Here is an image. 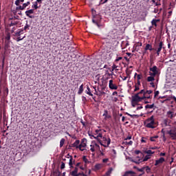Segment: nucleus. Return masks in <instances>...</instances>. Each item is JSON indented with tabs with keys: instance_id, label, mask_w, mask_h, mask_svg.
<instances>
[{
	"instance_id": "nucleus-1",
	"label": "nucleus",
	"mask_w": 176,
	"mask_h": 176,
	"mask_svg": "<svg viewBox=\"0 0 176 176\" xmlns=\"http://www.w3.org/2000/svg\"><path fill=\"white\" fill-rule=\"evenodd\" d=\"M144 126L147 129H156L157 122L155 120V117L152 116L144 122Z\"/></svg>"
},
{
	"instance_id": "nucleus-2",
	"label": "nucleus",
	"mask_w": 176,
	"mask_h": 176,
	"mask_svg": "<svg viewBox=\"0 0 176 176\" xmlns=\"http://www.w3.org/2000/svg\"><path fill=\"white\" fill-rule=\"evenodd\" d=\"M159 68H157V66H153L152 67H150V72H149V76L147 77V82H155V76L156 75H159Z\"/></svg>"
},
{
	"instance_id": "nucleus-3",
	"label": "nucleus",
	"mask_w": 176,
	"mask_h": 176,
	"mask_svg": "<svg viewBox=\"0 0 176 176\" xmlns=\"http://www.w3.org/2000/svg\"><path fill=\"white\" fill-rule=\"evenodd\" d=\"M141 101L145 102L144 89H142L140 92L132 96V102H141Z\"/></svg>"
},
{
	"instance_id": "nucleus-4",
	"label": "nucleus",
	"mask_w": 176,
	"mask_h": 176,
	"mask_svg": "<svg viewBox=\"0 0 176 176\" xmlns=\"http://www.w3.org/2000/svg\"><path fill=\"white\" fill-rule=\"evenodd\" d=\"M98 142L102 145V146L108 148L109 146V144H111V139L108 137L104 136L100 141H98Z\"/></svg>"
},
{
	"instance_id": "nucleus-5",
	"label": "nucleus",
	"mask_w": 176,
	"mask_h": 176,
	"mask_svg": "<svg viewBox=\"0 0 176 176\" xmlns=\"http://www.w3.org/2000/svg\"><path fill=\"white\" fill-rule=\"evenodd\" d=\"M89 151H91L94 155L96 152L100 151V145H98L96 141H92L89 146Z\"/></svg>"
},
{
	"instance_id": "nucleus-6",
	"label": "nucleus",
	"mask_w": 176,
	"mask_h": 176,
	"mask_svg": "<svg viewBox=\"0 0 176 176\" xmlns=\"http://www.w3.org/2000/svg\"><path fill=\"white\" fill-rule=\"evenodd\" d=\"M152 93H153L152 90L144 89V104H149L151 102L148 100H152Z\"/></svg>"
},
{
	"instance_id": "nucleus-7",
	"label": "nucleus",
	"mask_w": 176,
	"mask_h": 176,
	"mask_svg": "<svg viewBox=\"0 0 176 176\" xmlns=\"http://www.w3.org/2000/svg\"><path fill=\"white\" fill-rule=\"evenodd\" d=\"M86 148H87V139L83 138L81 140L78 149L83 152V151H86Z\"/></svg>"
},
{
	"instance_id": "nucleus-8",
	"label": "nucleus",
	"mask_w": 176,
	"mask_h": 176,
	"mask_svg": "<svg viewBox=\"0 0 176 176\" xmlns=\"http://www.w3.org/2000/svg\"><path fill=\"white\" fill-rule=\"evenodd\" d=\"M109 88L110 89V90H118V84H116V82H115V80H109Z\"/></svg>"
},
{
	"instance_id": "nucleus-9",
	"label": "nucleus",
	"mask_w": 176,
	"mask_h": 176,
	"mask_svg": "<svg viewBox=\"0 0 176 176\" xmlns=\"http://www.w3.org/2000/svg\"><path fill=\"white\" fill-rule=\"evenodd\" d=\"M30 4H31V2L28 1L26 3H23L22 6H19L16 7V10H24V9H25V8H27V6H28Z\"/></svg>"
},
{
	"instance_id": "nucleus-10",
	"label": "nucleus",
	"mask_w": 176,
	"mask_h": 176,
	"mask_svg": "<svg viewBox=\"0 0 176 176\" xmlns=\"http://www.w3.org/2000/svg\"><path fill=\"white\" fill-rule=\"evenodd\" d=\"M152 156H151V155H146L144 158L143 160H139V162H135V161H133L135 163H136V164H140V163H141V162H148V160H149V159H151Z\"/></svg>"
},
{
	"instance_id": "nucleus-11",
	"label": "nucleus",
	"mask_w": 176,
	"mask_h": 176,
	"mask_svg": "<svg viewBox=\"0 0 176 176\" xmlns=\"http://www.w3.org/2000/svg\"><path fill=\"white\" fill-rule=\"evenodd\" d=\"M162 49H163V42L160 41L158 47L157 48V56H160V52H162Z\"/></svg>"
},
{
	"instance_id": "nucleus-12",
	"label": "nucleus",
	"mask_w": 176,
	"mask_h": 176,
	"mask_svg": "<svg viewBox=\"0 0 176 176\" xmlns=\"http://www.w3.org/2000/svg\"><path fill=\"white\" fill-rule=\"evenodd\" d=\"M80 141L79 140H76L72 144V146L73 148H76V149H79Z\"/></svg>"
},
{
	"instance_id": "nucleus-13",
	"label": "nucleus",
	"mask_w": 176,
	"mask_h": 176,
	"mask_svg": "<svg viewBox=\"0 0 176 176\" xmlns=\"http://www.w3.org/2000/svg\"><path fill=\"white\" fill-rule=\"evenodd\" d=\"M145 109H153V111H155L156 109V106L155 105V103H153L152 104H146L145 106Z\"/></svg>"
},
{
	"instance_id": "nucleus-14",
	"label": "nucleus",
	"mask_w": 176,
	"mask_h": 176,
	"mask_svg": "<svg viewBox=\"0 0 176 176\" xmlns=\"http://www.w3.org/2000/svg\"><path fill=\"white\" fill-rule=\"evenodd\" d=\"M92 137H94L95 140H97L98 142L100 141L102 138H103L102 133H101V132H99L96 136L92 135Z\"/></svg>"
},
{
	"instance_id": "nucleus-15",
	"label": "nucleus",
	"mask_w": 176,
	"mask_h": 176,
	"mask_svg": "<svg viewBox=\"0 0 176 176\" xmlns=\"http://www.w3.org/2000/svg\"><path fill=\"white\" fill-rule=\"evenodd\" d=\"M168 133L172 138V140H176V132L173 131V130H170Z\"/></svg>"
},
{
	"instance_id": "nucleus-16",
	"label": "nucleus",
	"mask_w": 176,
	"mask_h": 176,
	"mask_svg": "<svg viewBox=\"0 0 176 176\" xmlns=\"http://www.w3.org/2000/svg\"><path fill=\"white\" fill-rule=\"evenodd\" d=\"M74 164H75V160H74V157H71L70 160H69V168H74Z\"/></svg>"
},
{
	"instance_id": "nucleus-17",
	"label": "nucleus",
	"mask_w": 176,
	"mask_h": 176,
	"mask_svg": "<svg viewBox=\"0 0 176 176\" xmlns=\"http://www.w3.org/2000/svg\"><path fill=\"white\" fill-rule=\"evenodd\" d=\"M126 76H120V78H121V79L122 80H126L127 79V78H130V74H131V72H129L128 70L126 71Z\"/></svg>"
},
{
	"instance_id": "nucleus-18",
	"label": "nucleus",
	"mask_w": 176,
	"mask_h": 176,
	"mask_svg": "<svg viewBox=\"0 0 176 176\" xmlns=\"http://www.w3.org/2000/svg\"><path fill=\"white\" fill-rule=\"evenodd\" d=\"M34 13V10H29L25 11V14L28 17H30V19H32V16L31 14H33Z\"/></svg>"
},
{
	"instance_id": "nucleus-19",
	"label": "nucleus",
	"mask_w": 176,
	"mask_h": 176,
	"mask_svg": "<svg viewBox=\"0 0 176 176\" xmlns=\"http://www.w3.org/2000/svg\"><path fill=\"white\" fill-rule=\"evenodd\" d=\"M102 116H104L105 120H107V119H111V115L108 113V110L104 111Z\"/></svg>"
},
{
	"instance_id": "nucleus-20",
	"label": "nucleus",
	"mask_w": 176,
	"mask_h": 176,
	"mask_svg": "<svg viewBox=\"0 0 176 176\" xmlns=\"http://www.w3.org/2000/svg\"><path fill=\"white\" fill-rule=\"evenodd\" d=\"M164 158L160 157L159 160H157L155 161V166H158V164H162V163H164Z\"/></svg>"
},
{
	"instance_id": "nucleus-21",
	"label": "nucleus",
	"mask_w": 176,
	"mask_h": 176,
	"mask_svg": "<svg viewBox=\"0 0 176 176\" xmlns=\"http://www.w3.org/2000/svg\"><path fill=\"white\" fill-rule=\"evenodd\" d=\"M70 174L72 176H78L79 175L78 174V168L76 167L74 170L70 173Z\"/></svg>"
},
{
	"instance_id": "nucleus-22",
	"label": "nucleus",
	"mask_w": 176,
	"mask_h": 176,
	"mask_svg": "<svg viewBox=\"0 0 176 176\" xmlns=\"http://www.w3.org/2000/svg\"><path fill=\"white\" fill-rule=\"evenodd\" d=\"M144 50H150V51H152L153 50V48L152 47V45L151 44H146V47L144 48Z\"/></svg>"
},
{
	"instance_id": "nucleus-23",
	"label": "nucleus",
	"mask_w": 176,
	"mask_h": 176,
	"mask_svg": "<svg viewBox=\"0 0 176 176\" xmlns=\"http://www.w3.org/2000/svg\"><path fill=\"white\" fill-rule=\"evenodd\" d=\"M167 116L168 118H170V119H173L175 115H174V112L173 111H168L167 112Z\"/></svg>"
},
{
	"instance_id": "nucleus-24",
	"label": "nucleus",
	"mask_w": 176,
	"mask_h": 176,
	"mask_svg": "<svg viewBox=\"0 0 176 176\" xmlns=\"http://www.w3.org/2000/svg\"><path fill=\"white\" fill-rule=\"evenodd\" d=\"M159 19H153L151 21L152 25H155V27H157V23H159Z\"/></svg>"
},
{
	"instance_id": "nucleus-25",
	"label": "nucleus",
	"mask_w": 176,
	"mask_h": 176,
	"mask_svg": "<svg viewBox=\"0 0 176 176\" xmlns=\"http://www.w3.org/2000/svg\"><path fill=\"white\" fill-rule=\"evenodd\" d=\"M23 2H24V0H16L15 1V5L19 8V6H20V3H22Z\"/></svg>"
},
{
	"instance_id": "nucleus-26",
	"label": "nucleus",
	"mask_w": 176,
	"mask_h": 176,
	"mask_svg": "<svg viewBox=\"0 0 176 176\" xmlns=\"http://www.w3.org/2000/svg\"><path fill=\"white\" fill-rule=\"evenodd\" d=\"M64 144H65V139L62 138L60 141V148H63V146H64Z\"/></svg>"
},
{
	"instance_id": "nucleus-27",
	"label": "nucleus",
	"mask_w": 176,
	"mask_h": 176,
	"mask_svg": "<svg viewBox=\"0 0 176 176\" xmlns=\"http://www.w3.org/2000/svg\"><path fill=\"white\" fill-rule=\"evenodd\" d=\"M82 93H83V84L80 86L78 94H82Z\"/></svg>"
},
{
	"instance_id": "nucleus-28",
	"label": "nucleus",
	"mask_w": 176,
	"mask_h": 176,
	"mask_svg": "<svg viewBox=\"0 0 176 176\" xmlns=\"http://www.w3.org/2000/svg\"><path fill=\"white\" fill-rule=\"evenodd\" d=\"M145 153H146L147 155H150V156H152V155L155 153V151H152L151 150H147L145 151Z\"/></svg>"
},
{
	"instance_id": "nucleus-29",
	"label": "nucleus",
	"mask_w": 176,
	"mask_h": 176,
	"mask_svg": "<svg viewBox=\"0 0 176 176\" xmlns=\"http://www.w3.org/2000/svg\"><path fill=\"white\" fill-rule=\"evenodd\" d=\"M102 167V164H97L95 165V170H100Z\"/></svg>"
},
{
	"instance_id": "nucleus-30",
	"label": "nucleus",
	"mask_w": 176,
	"mask_h": 176,
	"mask_svg": "<svg viewBox=\"0 0 176 176\" xmlns=\"http://www.w3.org/2000/svg\"><path fill=\"white\" fill-rule=\"evenodd\" d=\"M113 71H115V69H113V68H112V69H111V74H109V73H106V74H104V76L108 77V76H111V75H113Z\"/></svg>"
},
{
	"instance_id": "nucleus-31",
	"label": "nucleus",
	"mask_w": 176,
	"mask_h": 176,
	"mask_svg": "<svg viewBox=\"0 0 176 176\" xmlns=\"http://www.w3.org/2000/svg\"><path fill=\"white\" fill-rule=\"evenodd\" d=\"M129 174H134V172L131 171V170L126 171L122 176H127V175H129Z\"/></svg>"
},
{
	"instance_id": "nucleus-32",
	"label": "nucleus",
	"mask_w": 176,
	"mask_h": 176,
	"mask_svg": "<svg viewBox=\"0 0 176 176\" xmlns=\"http://www.w3.org/2000/svg\"><path fill=\"white\" fill-rule=\"evenodd\" d=\"M111 173H112V168H110L104 176L111 175Z\"/></svg>"
},
{
	"instance_id": "nucleus-33",
	"label": "nucleus",
	"mask_w": 176,
	"mask_h": 176,
	"mask_svg": "<svg viewBox=\"0 0 176 176\" xmlns=\"http://www.w3.org/2000/svg\"><path fill=\"white\" fill-rule=\"evenodd\" d=\"M87 94H88V96H93V94H91V91L90 90V88L89 87H87Z\"/></svg>"
},
{
	"instance_id": "nucleus-34",
	"label": "nucleus",
	"mask_w": 176,
	"mask_h": 176,
	"mask_svg": "<svg viewBox=\"0 0 176 176\" xmlns=\"http://www.w3.org/2000/svg\"><path fill=\"white\" fill-rule=\"evenodd\" d=\"M32 8H33V9H35V10L38 9V3L37 2L34 3Z\"/></svg>"
},
{
	"instance_id": "nucleus-35",
	"label": "nucleus",
	"mask_w": 176,
	"mask_h": 176,
	"mask_svg": "<svg viewBox=\"0 0 176 176\" xmlns=\"http://www.w3.org/2000/svg\"><path fill=\"white\" fill-rule=\"evenodd\" d=\"M124 144H125V145H133V141L130 140L129 142L125 141L124 142Z\"/></svg>"
},
{
	"instance_id": "nucleus-36",
	"label": "nucleus",
	"mask_w": 176,
	"mask_h": 176,
	"mask_svg": "<svg viewBox=\"0 0 176 176\" xmlns=\"http://www.w3.org/2000/svg\"><path fill=\"white\" fill-rule=\"evenodd\" d=\"M21 34H23V30H21L19 32H17L16 33H15L16 36L17 37H20V35H21Z\"/></svg>"
},
{
	"instance_id": "nucleus-37",
	"label": "nucleus",
	"mask_w": 176,
	"mask_h": 176,
	"mask_svg": "<svg viewBox=\"0 0 176 176\" xmlns=\"http://www.w3.org/2000/svg\"><path fill=\"white\" fill-rule=\"evenodd\" d=\"M6 39V41H10V33H7Z\"/></svg>"
},
{
	"instance_id": "nucleus-38",
	"label": "nucleus",
	"mask_w": 176,
	"mask_h": 176,
	"mask_svg": "<svg viewBox=\"0 0 176 176\" xmlns=\"http://www.w3.org/2000/svg\"><path fill=\"white\" fill-rule=\"evenodd\" d=\"M140 90V85H135V89L134 91H138Z\"/></svg>"
},
{
	"instance_id": "nucleus-39",
	"label": "nucleus",
	"mask_w": 176,
	"mask_h": 176,
	"mask_svg": "<svg viewBox=\"0 0 176 176\" xmlns=\"http://www.w3.org/2000/svg\"><path fill=\"white\" fill-rule=\"evenodd\" d=\"M154 3H155L156 6H159L160 5V0H155Z\"/></svg>"
},
{
	"instance_id": "nucleus-40",
	"label": "nucleus",
	"mask_w": 176,
	"mask_h": 176,
	"mask_svg": "<svg viewBox=\"0 0 176 176\" xmlns=\"http://www.w3.org/2000/svg\"><path fill=\"white\" fill-rule=\"evenodd\" d=\"M25 38V36H24L23 38L17 37L16 42H20V41H23Z\"/></svg>"
},
{
	"instance_id": "nucleus-41",
	"label": "nucleus",
	"mask_w": 176,
	"mask_h": 176,
	"mask_svg": "<svg viewBox=\"0 0 176 176\" xmlns=\"http://www.w3.org/2000/svg\"><path fill=\"white\" fill-rule=\"evenodd\" d=\"M60 168H61V170L65 168V163H64L63 162H61Z\"/></svg>"
},
{
	"instance_id": "nucleus-42",
	"label": "nucleus",
	"mask_w": 176,
	"mask_h": 176,
	"mask_svg": "<svg viewBox=\"0 0 176 176\" xmlns=\"http://www.w3.org/2000/svg\"><path fill=\"white\" fill-rule=\"evenodd\" d=\"M159 91H156L155 93H154V98H156L158 96H159Z\"/></svg>"
},
{
	"instance_id": "nucleus-43",
	"label": "nucleus",
	"mask_w": 176,
	"mask_h": 176,
	"mask_svg": "<svg viewBox=\"0 0 176 176\" xmlns=\"http://www.w3.org/2000/svg\"><path fill=\"white\" fill-rule=\"evenodd\" d=\"M123 58L122 56L117 57L115 60L116 63H118V61H120Z\"/></svg>"
},
{
	"instance_id": "nucleus-44",
	"label": "nucleus",
	"mask_w": 176,
	"mask_h": 176,
	"mask_svg": "<svg viewBox=\"0 0 176 176\" xmlns=\"http://www.w3.org/2000/svg\"><path fill=\"white\" fill-rule=\"evenodd\" d=\"M138 80H141L142 79V74H138L137 76Z\"/></svg>"
},
{
	"instance_id": "nucleus-45",
	"label": "nucleus",
	"mask_w": 176,
	"mask_h": 176,
	"mask_svg": "<svg viewBox=\"0 0 176 176\" xmlns=\"http://www.w3.org/2000/svg\"><path fill=\"white\" fill-rule=\"evenodd\" d=\"M101 78V76L100 74H98L96 76V80L100 81V78Z\"/></svg>"
},
{
	"instance_id": "nucleus-46",
	"label": "nucleus",
	"mask_w": 176,
	"mask_h": 176,
	"mask_svg": "<svg viewBox=\"0 0 176 176\" xmlns=\"http://www.w3.org/2000/svg\"><path fill=\"white\" fill-rule=\"evenodd\" d=\"M99 133H101L100 129H96L95 131V135H97L98 134H99Z\"/></svg>"
},
{
	"instance_id": "nucleus-47",
	"label": "nucleus",
	"mask_w": 176,
	"mask_h": 176,
	"mask_svg": "<svg viewBox=\"0 0 176 176\" xmlns=\"http://www.w3.org/2000/svg\"><path fill=\"white\" fill-rule=\"evenodd\" d=\"M80 123L82 124L83 127H86V122H83V120H80Z\"/></svg>"
},
{
	"instance_id": "nucleus-48",
	"label": "nucleus",
	"mask_w": 176,
	"mask_h": 176,
	"mask_svg": "<svg viewBox=\"0 0 176 176\" xmlns=\"http://www.w3.org/2000/svg\"><path fill=\"white\" fill-rule=\"evenodd\" d=\"M146 173H150L151 172V168H149V166H146Z\"/></svg>"
},
{
	"instance_id": "nucleus-49",
	"label": "nucleus",
	"mask_w": 176,
	"mask_h": 176,
	"mask_svg": "<svg viewBox=\"0 0 176 176\" xmlns=\"http://www.w3.org/2000/svg\"><path fill=\"white\" fill-rule=\"evenodd\" d=\"M145 170V168H138V170L140 173H144V170Z\"/></svg>"
},
{
	"instance_id": "nucleus-50",
	"label": "nucleus",
	"mask_w": 176,
	"mask_h": 176,
	"mask_svg": "<svg viewBox=\"0 0 176 176\" xmlns=\"http://www.w3.org/2000/svg\"><path fill=\"white\" fill-rule=\"evenodd\" d=\"M111 68H113V69H116V71H118V66H116V65H113Z\"/></svg>"
},
{
	"instance_id": "nucleus-51",
	"label": "nucleus",
	"mask_w": 176,
	"mask_h": 176,
	"mask_svg": "<svg viewBox=\"0 0 176 176\" xmlns=\"http://www.w3.org/2000/svg\"><path fill=\"white\" fill-rule=\"evenodd\" d=\"M108 160H109L108 158H104L102 160L103 163H108Z\"/></svg>"
},
{
	"instance_id": "nucleus-52",
	"label": "nucleus",
	"mask_w": 176,
	"mask_h": 176,
	"mask_svg": "<svg viewBox=\"0 0 176 176\" xmlns=\"http://www.w3.org/2000/svg\"><path fill=\"white\" fill-rule=\"evenodd\" d=\"M28 28H30V25H28V23H26V25L24 27V30H28Z\"/></svg>"
},
{
	"instance_id": "nucleus-53",
	"label": "nucleus",
	"mask_w": 176,
	"mask_h": 176,
	"mask_svg": "<svg viewBox=\"0 0 176 176\" xmlns=\"http://www.w3.org/2000/svg\"><path fill=\"white\" fill-rule=\"evenodd\" d=\"M66 157H67V159H69V160H71V157H72V156L71 155H69V154H67L66 155Z\"/></svg>"
},
{
	"instance_id": "nucleus-54",
	"label": "nucleus",
	"mask_w": 176,
	"mask_h": 176,
	"mask_svg": "<svg viewBox=\"0 0 176 176\" xmlns=\"http://www.w3.org/2000/svg\"><path fill=\"white\" fill-rule=\"evenodd\" d=\"M90 173H91L90 170H87L85 174H87V175H90Z\"/></svg>"
},
{
	"instance_id": "nucleus-55",
	"label": "nucleus",
	"mask_w": 176,
	"mask_h": 176,
	"mask_svg": "<svg viewBox=\"0 0 176 176\" xmlns=\"http://www.w3.org/2000/svg\"><path fill=\"white\" fill-rule=\"evenodd\" d=\"M127 140H131V135H129L125 138V141H127Z\"/></svg>"
},
{
	"instance_id": "nucleus-56",
	"label": "nucleus",
	"mask_w": 176,
	"mask_h": 176,
	"mask_svg": "<svg viewBox=\"0 0 176 176\" xmlns=\"http://www.w3.org/2000/svg\"><path fill=\"white\" fill-rule=\"evenodd\" d=\"M138 86H141V81L140 80H138L137 83L135 84Z\"/></svg>"
},
{
	"instance_id": "nucleus-57",
	"label": "nucleus",
	"mask_w": 176,
	"mask_h": 176,
	"mask_svg": "<svg viewBox=\"0 0 176 176\" xmlns=\"http://www.w3.org/2000/svg\"><path fill=\"white\" fill-rule=\"evenodd\" d=\"M150 85H151V87H155V83L153 82V81L150 82Z\"/></svg>"
},
{
	"instance_id": "nucleus-58",
	"label": "nucleus",
	"mask_w": 176,
	"mask_h": 176,
	"mask_svg": "<svg viewBox=\"0 0 176 176\" xmlns=\"http://www.w3.org/2000/svg\"><path fill=\"white\" fill-rule=\"evenodd\" d=\"M112 96H118V91H113Z\"/></svg>"
},
{
	"instance_id": "nucleus-59",
	"label": "nucleus",
	"mask_w": 176,
	"mask_h": 176,
	"mask_svg": "<svg viewBox=\"0 0 176 176\" xmlns=\"http://www.w3.org/2000/svg\"><path fill=\"white\" fill-rule=\"evenodd\" d=\"M124 59L126 60V61H127L129 63V61H130V58H127V56H124Z\"/></svg>"
},
{
	"instance_id": "nucleus-60",
	"label": "nucleus",
	"mask_w": 176,
	"mask_h": 176,
	"mask_svg": "<svg viewBox=\"0 0 176 176\" xmlns=\"http://www.w3.org/2000/svg\"><path fill=\"white\" fill-rule=\"evenodd\" d=\"M160 156H166V153H160Z\"/></svg>"
},
{
	"instance_id": "nucleus-61",
	"label": "nucleus",
	"mask_w": 176,
	"mask_h": 176,
	"mask_svg": "<svg viewBox=\"0 0 176 176\" xmlns=\"http://www.w3.org/2000/svg\"><path fill=\"white\" fill-rule=\"evenodd\" d=\"M141 142H146L144 138H142Z\"/></svg>"
},
{
	"instance_id": "nucleus-62",
	"label": "nucleus",
	"mask_w": 176,
	"mask_h": 176,
	"mask_svg": "<svg viewBox=\"0 0 176 176\" xmlns=\"http://www.w3.org/2000/svg\"><path fill=\"white\" fill-rule=\"evenodd\" d=\"M37 3H42V0H36Z\"/></svg>"
},
{
	"instance_id": "nucleus-63",
	"label": "nucleus",
	"mask_w": 176,
	"mask_h": 176,
	"mask_svg": "<svg viewBox=\"0 0 176 176\" xmlns=\"http://www.w3.org/2000/svg\"><path fill=\"white\" fill-rule=\"evenodd\" d=\"M150 140H151V141H152L153 142H155V138H151Z\"/></svg>"
},
{
	"instance_id": "nucleus-64",
	"label": "nucleus",
	"mask_w": 176,
	"mask_h": 176,
	"mask_svg": "<svg viewBox=\"0 0 176 176\" xmlns=\"http://www.w3.org/2000/svg\"><path fill=\"white\" fill-rule=\"evenodd\" d=\"M125 119H126V118H125L124 116H123V117L122 118V122H124Z\"/></svg>"
}]
</instances>
